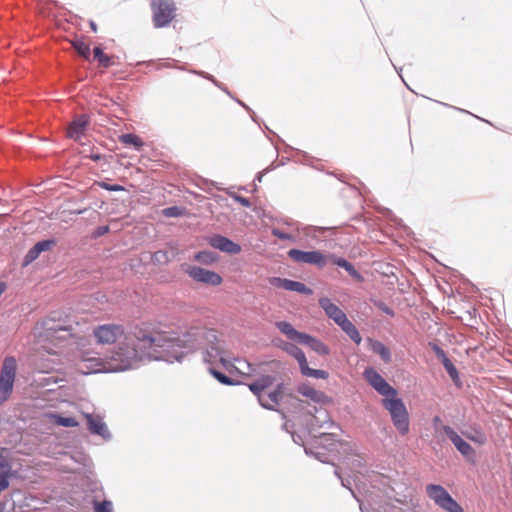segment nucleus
Instances as JSON below:
<instances>
[{
    "instance_id": "5701e85b",
    "label": "nucleus",
    "mask_w": 512,
    "mask_h": 512,
    "mask_svg": "<svg viewBox=\"0 0 512 512\" xmlns=\"http://www.w3.org/2000/svg\"><path fill=\"white\" fill-rule=\"evenodd\" d=\"M337 325L353 340L356 344H360L362 338L355 325L345 316Z\"/></svg>"
},
{
    "instance_id": "a19ab883",
    "label": "nucleus",
    "mask_w": 512,
    "mask_h": 512,
    "mask_svg": "<svg viewBox=\"0 0 512 512\" xmlns=\"http://www.w3.org/2000/svg\"><path fill=\"white\" fill-rule=\"evenodd\" d=\"M153 260L156 262L168 261L167 253L163 251H157L153 254Z\"/></svg>"
},
{
    "instance_id": "ddd939ff",
    "label": "nucleus",
    "mask_w": 512,
    "mask_h": 512,
    "mask_svg": "<svg viewBox=\"0 0 512 512\" xmlns=\"http://www.w3.org/2000/svg\"><path fill=\"white\" fill-rule=\"evenodd\" d=\"M443 431L447 437L451 440L457 450L465 457H472L475 454L473 447L466 441H464L450 426L444 425Z\"/></svg>"
},
{
    "instance_id": "c85d7f7f",
    "label": "nucleus",
    "mask_w": 512,
    "mask_h": 512,
    "mask_svg": "<svg viewBox=\"0 0 512 512\" xmlns=\"http://www.w3.org/2000/svg\"><path fill=\"white\" fill-rule=\"evenodd\" d=\"M277 346L294 358H296L302 352V350L296 345L282 340L277 344Z\"/></svg>"
},
{
    "instance_id": "f8f14e48",
    "label": "nucleus",
    "mask_w": 512,
    "mask_h": 512,
    "mask_svg": "<svg viewBox=\"0 0 512 512\" xmlns=\"http://www.w3.org/2000/svg\"><path fill=\"white\" fill-rule=\"evenodd\" d=\"M270 283L272 286L277 288H282L287 291H295L300 294L311 295L312 290L308 288L304 283L293 281L280 277H273L270 279Z\"/></svg>"
},
{
    "instance_id": "39448f33",
    "label": "nucleus",
    "mask_w": 512,
    "mask_h": 512,
    "mask_svg": "<svg viewBox=\"0 0 512 512\" xmlns=\"http://www.w3.org/2000/svg\"><path fill=\"white\" fill-rule=\"evenodd\" d=\"M152 21L155 28L167 27L176 17L173 0H151Z\"/></svg>"
},
{
    "instance_id": "e433bc0d",
    "label": "nucleus",
    "mask_w": 512,
    "mask_h": 512,
    "mask_svg": "<svg viewBox=\"0 0 512 512\" xmlns=\"http://www.w3.org/2000/svg\"><path fill=\"white\" fill-rule=\"evenodd\" d=\"M445 369L447 370L448 374L455 379L458 376L457 369L453 365V363L449 359H445V361L442 362Z\"/></svg>"
},
{
    "instance_id": "f3484780",
    "label": "nucleus",
    "mask_w": 512,
    "mask_h": 512,
    "mask_svg": "<svg viewBox=\"0 0 512 512\" xmlns=\"http://www.w3.org/2000/svg\"><path fill=\"white\" fill-rule=\"evenodd\" d=\"M295 359L297 360L300 367V371L304 376L324 380L328 379L329 373L327 371L320 369H312L308 366V362L303 351Z\"/></svg>"
},
{
    "instance_id": "b1692460",
    "label": "nucleus",
    "mask_w": 512,
    "mask_h": 512,
    "mask_svg": "<svg viewBox=\"0 0 512 512\" xmlns=\"http://www.w3.org/2000/svg\"><path fill=\"white\" fill-rule=\"evenodd\" d=\"M119 142L126 145V146H134L136 149H141L144 145V142L140 137H138L135 134L128 133V134H122L118 138Z\"/></svg>"
},
{
    "instance_id": "a211bd4d",
    "label": "nucleus",
    "mask_w": 512,
    "mask_h": 512,
    "mask_svg": "<svg viewBox=\"0 0 512 512\" xmlns=\"http://www.w3.org/2000/svg\"><path fill=\"white\" fill-rule=\"evenodd\" d=\"M10 477V464L8 461V450L0 448V493L8 488Z\"/></svg>"
},
{
    "instance_id": "f03ea898",
    "label": "nucleus",
    "mask_w": 512,
    "mask_h": 512,
    "mask_svg": "<svg viewBox=\"0 0 512 512\" xmlns=\"http://www.w3.org/2000/svg\"><path fill=\"white\" fill-rule=\"evenodd\" d=\"M123 336V341L119 343L112 355V360L115 363L112 367L113 371L134 368L144 358L151 357L149 349L160 348L161 338L158 332L152 334L144 328L135 327Z\"/></svg>"
},
{
    "instance_id": "ea45409f",
    "label": "nucleus",
    "mask_w": 512,
    "mask_h": 512,
    "mask_svg": "<svg viewBox=\"0 0 512 512\" xmlns=\"http://www.w3.org/2000/svg\"><path fill=\"white\" fill-rule=\"evenodd\" d=\"M272 234L281 240H293V237L290 234L282 232L278 229H273Z\"/></svg>"
},
{
    "instance_id": "473e14b6",
    "label": "nucleus",
    "mask_w": 512,
    "mask_h": 512,
    "mask_svg": "<svg viewBox=\"0 0 512 512\" xmlns=\"http://www.w3.org/2000/svg\"><path fill=\"white\" fill-rule=\"evenodd\" d=\"M95 512H113V505L111 501L104 500L102 502L94 503Z\"/></svg>"
},
{
    "instance_id": "1a4fd4ad",
    "label": "nucleus",
    "mask_w": 512,
    "mask_h": 512,
    "mask_svg": "<svg viewBox=\"0 0 512 512\" xmlns=\"http://www.w3.org/2000/svg\"><path fill=\"white\" fill-rule=\"evenodd\" d=\"M183 269L194 281L209 286H218L222 283V277L214 272L198 266L184 265Z\"/></svg>"
},
{
    "instance_id": "4468645a",
    "label": "nucleus",
    "mask_w": 512,
    "mask_h": 512,
    "mask_svg": "<svg viewBox=\"0 0 512 512\" xmlns=\"http://www.w3.org/2000/svg\"><path fill=\"white\" fill-rule=\"evenodd\" d=\"M88 124L89 117L86 114L75 117L67 128V136L79 140L85 134Z\"/></svg>"
},
{
    "instance_id": "4be33fe9",
    "label": "nucleus",
    "mask_w": 512,
    "mask_h": 512,
    "mask_svg": "<svg viewBox=\"0 0 512 512\" xmlns=\"http://www.w3.org/2000/svg\"><path fill=\"white\" fill-rule=\"evenodd\" d=\"M301 344L308 345L313 351L320 355H328L329 348L322 341L310 336L309 334H305L304 338L301 341Z\"/></svg>"
},
{
    "instance_id": "a18cd8bd",
    "label": "nucleus",
    "mask_w": 512,
    "mask_h": 512,
    "mask_svg": "<svg viewBox=\"0 0 512 512\" xmlns=\"http://www.w3.org/2000/svg\"><path fill=\"white\" fill-rule=\"evenodd\" d=\"M90 27L93 32H97V25L93 21L90 22Z\"/></svg>"
},
{
    "instance_id": "4c0bfd02",
    "label": "nucleus",
    "mask_w": 512,
    "mask_h": 512,
    "mask_svg": "<svg viewBox=\"0 0 512 512\" xmlns=\"http://www.w3.org/2000/svg\"><path fill=\"white\" fill-rule=\"evenodd\" d=\"M53 244H54V241H52V240H44V241H40V242L36 243L35 247L41 253L43 251L49 250Z\"/></svg>"
},
{
    "instance_id": "49530a36",
    "label": "nucleus",
    "mask_w": 512,
    "mask_h": 512,
    "mask_svg": "<svg viewBox=\"0 0 512 512\" xmlns=\"http://www.w3.org/2000/svg\"><path fill=\"white\" fill-rule=\"evenodd\" d=\"M469 439L473 440V441H477V439L473 438V437H470L468 436ZM479 443H483L484 442V437H482L481 439L478 440Z\"/></svg>"
},
{
    "instance_id": "79ce46f5",
    "label": "nucleus",
    "mask_w": 512,
    "mask_h": 512,
    "mask_svg": "<svg viewBox=\"0 0 512 512\" xmlns=\"http://www.w3.org/2000/svg\"><path fill=\"white\" fill-rule=\"evenodd\" d=\"M432 349H433V351L435 352L436 356H437L439 359H441V360H442V362H443V361H445V359H448V358H447V356H446V354H445V352H444V350H443L441 347H439L438 345L434 344V345L432 346Z\"/></svg>"
},
{
    "instance_id": "6e6552de",
    "label": "nucleus",
    "mask_w": 512,
    "mask_h": 512,
    "mask_svg": "<svg viewBox=\"0 0 512 512\" xmlns=\"http://www.w3.org/2000/svg\"><path fill=\"white\" fill-rule=\"evenodd\" d=\"M124 328L119 324L99 325L93 330V335L98 344H114L124 335Z\"/></svg>"
},
{
    "instance_id": "6ab92c4d",
    "label": "nucleus",
    "mask_w": 512,
    "mask_h": 512,
    "mask_svg": "<svg viewBox=\"0 0 512 512\" xmlns=\"http://www.w3.org/2000/svg\"><path fill=\"white\" fill-rule=\"evenodd\" d=\"M319 305L325 311L326 315L334 320L336 324L346 316V314L327 297L320 298Z\"/></svg>"
},
{
    "instance_id": "7c9ffc66",
    "label": "nucleus",
    "mask_w": 512,
    "mask_h": 512,
    "mask_svg": "<svg viewBox=\"0 0 512 512\" xmlns=\"http://www.w3.org/2000/svg\"><path fill=\"white\" fill-rule=\"evenodd\" d=\"M72 45L79 55L85 59L89 58L90 46L87 43H85L83 40L77 39L72 42Z\"/></svg>"
},
{
    "instance_id": "9b49d317",
    "label": "nucleus",
    "mask_w": 512,
    "mask_h": 512,
    "mask_svg": "<svg viewBox=\"0 0 512 512\" xmlns=\"http://www.w3.org/2000/svg\"><path fill=\"white\" fill-rule=\"evenodd\" d=\"M288 256L295 262L314 264L320 267L326 265V257L320 251H302L298 249H291L288 251Z\"/></svg>"
},
{
    "instance_id": "58836bf2",
    "label": "nucleus",
    "mask_w": 512,
    "mask_h": 512,
    "mask_svg": "<svg viewBox=\"0 0 512 512\" xmlns=\"http://www.w3.org/2000/svg\"><path fill=\"white\" fill-rule=\"evenodd\" d=\"M98 185L100 187H102L103 189L105 190H108V191H122L124 190V187H122L121 185H109L108 183L106 182H99Z\"/></svg>"
},
{
    "instance_id": "f704fd0d",
    "label": "nucleus",
    "mask_w": 512,
    "mask_h": 512,
    "mask_svg": "<svg viewBox=\"0 0 512 512\" xmlns=\"http://www.w3.org/2000/svg\"><path fill=\"white\" fill-rule=\"evenodd\" d=\"M40 255V252L37 250L35 245L28 251L24 258V265H28L34 260H36Z\"/></svg>"
},
{
    "instance_id": "2eb2a0df",
    "label": "nucleus",
    "mask_w": 512,
    "mask_h": 512,
    "mask_svg": "<svg viewBox=\"0 0 512 512\" xmlns=\"http://www.w3.org/2000/svg\"><path fill=\"white\" fill-rule=\"evenodd\" d=\"M84 416L87 420L88 429L92 434L99 435L103 438H108L110 436L108 428L102 417L92 414H84Z\"/></svg>"
},
{
    "instance_id": "9d476101",
    "label": "nucleus",
    "mask_w": 512,
    "mask_h": 512,
    "mask_svg": "<svg viewBox=\"0 0 512 512\" xmlns=\"http://www.w3.org/2000/svg\"><path fill=\"white\" fill-rule=\"evenodd\" d=\"M365 380L384 398L398 395L396 389H394L376 370L373 368H367L364 371Z\"/></svg>"
},
{
    "instance_id": "20e7f679",
    "label": "nucleus",
    "mask_w": 512,
    "mask_h": 512,
    "mask_svg": "<svg viewBox=\"0 0 512 512\" xmlns=\"http://www.w3.org/2000/svg\"><path fill=\"white\" fill-rule=\"evenodd\" d=\"M382 405L389 412L391 421L399 434L407 435L410 431V419L404 402L398 398V395H393L383 398Z\"/></svg>"
},
{
    "instance_id": "c9c22d12",
    "label": "nucleus",
    "mask_w": 512,
    "mask_h": 512,
    "mask_svg": "<svg viewBox=\"0 0 512 512\" xmlns=\"http://www.w3.org/2000/svg\"><path fill=\"white\" fill-rule=\"evenodd\" d=\"M163 214L166 217H178L182 215V209L177 206L168 207L163 210Z\"/></svg>"
},
{
    "instance_id": "bb28decb",
    "label": "nucleus",
    "mask_w": 512,
    "mask_h": 512,
    "mask_svg": "<svg viewBox=\"0 0 512 512\" xmlns=\"http://www.w3.org/2000/svg\"><path fill=\"white\" fill-rule=\"evenodd\" d=\"M194 260L202 264L209 265L216 262L217 256L214 252L200 251L197 254H195Z\"/></svg>"
},
{
    "instance_id": "37998d69",
    "label": "nucleus",
    "mask_w": 512,
    "mask_h": 512,
    "mask_svg": "<svg viewBox=\"0 0 512 512\" xmlns=\"http://www.w3.org/2000/svg\"><path fill=\"white\" fill-rule=\"evenodd\" d=\"M108 231H109V227L108 226H102V227L98 228L97 234L98 235H103V234L107 233Z\"/></svg>"
},
{
    "instance_id": "f257e3e1",
    "label": "nucleus",
    "mask_w": 512,
    "mask_h": 512,
    "mask_svg": "<svg viewBox=\"0 0 512 512\" xmlns=\"http://www.w3.org/2000/svg\"><path fill=\"white\" fill-rule=\"evenodd\" d=\"M160 348L167 361H181L190 352L201 350L203 359L209 364L220 362L226 369L233 365L224 357L217 331L207 327L191 326L182 336L158 332Z\"/></svg>"
},
{
    "instance_id": "7ed1b4c3",
    "label": "nucleus",
    "mask_w": 512,
    "mask_h": 512,
    "mask_svg": "<svg viewBox=\"0 0 512 512\" xmlns=\"http://www.w3.org/2000/svg\"><path fill=\"white\" fill-rule=\"evenodd\" d=\"M273 382L272 376L264 375L248 385L250 391L257 396L261 406L270 410H275L279 405L284 392L283 384H278L273 391L265 393V390L272 386Z\"/></svg>"
},
{
    "instance_id": "aec40b11",
    "label": "nucleus",
    "mask_w": 512,
    "mask_h": 512,
    "mask_svg": "<svg viewBox=\"0 0 512 512\" xmlns=\"http://www.w3.org/2000/svg\"><path fill=\"white\" fill-rule=\"evenodd\" d=\"M297 391L304 397L310 399L315 403H325L327 396L324 392L316 390L313 386L308 383H303L298 386Z\"/></svg>"
},
{
    "instance_id": "412c9836",
    "label": "nucleus",
    "mask_w": 512,
    "mask_h": 512,
    "mask_svg": "<svg viewBox=\"0 0 512 512\" xmlns=\"http://www.w3.org/2000/svg\"><path fill=\"white\" fill-rule=\"evenodd\" d=\"M276 327L279 331L284 334L288 339L301 343L306 333L297 331L291 323L287 321L276 322Z\"/></svg>"
},
{
    "instance_id": "de8ad7c7",
    "label": "nucleus",
    "mask_w": 512,
    "mask_h": 512,
    "mask_svg": "<svg viewBox=\"0 0 512 512\" xmlns=\"http://www.w3.org/2000/svg\"><path fill=\"white\" fill-rule=\"evenodd\" d=\"M241 202L244 204V205H248V200L245 199V198H241Z\"/></svg>"
},
{
    "instance_id": "c03bdc74",
    "label": "nucleus",
    "mask_w": 512,
    "mask_h": 512,
    "mask_svg": "<svg viewBox=\"0 0 512 512\" xmlns=\"http://www.w3.org/2000/svg\"><path fill=\"white\" fill-rule=\"evenodd\" d=\"M434 425L437 426L439 423H441V419L439 416H435L433 418Z\"/></svg>"
},
{
    "instance_id": "0eeeda50",
    "label": "nucleus",
    "mask_w": 512,
    "mask_h": 512,
    "mask_svg": "<svg viewBox=\"0 0 512 512\" xmlns=\"http://www.w3.org/2000/svg\"><path fill=\"white\" fill-rule=\"evenodd\" d=\"M426 493L439 507L448 512H464L463 508L451 497V495L441 486L429 484L426 487Z\"/></svg>"
},
{
    "instance_id": "72a5a7b5",
    "label": "nucleus",
    "mask_w": 512,
    "mask_h": 512,
    "mask_svg": "<svg viewBox=\"0 0 512 512\" xmlns=\"http://www.w3.org/2000/svg\"><path fill=\"white\" fill-rule=\"evenodd\" d=\"M209 371L220 383L225 384V385L233 384V381L225 374H223L215 369H212V368Z\"/></svg>"
},
{
    "instance_id": "393cba45",
    "label": "nucleus",
    "mask_w": 512,
    "mask_h": 512,
    "mask_svg": "<svg viewBox=\"0 0 512 512\" xmlns=\"http://www.w3.org/2000/svg\"><path fill=\"white\" fill-rule=\"evenodd\" d=\"M334 264H336L339 267L344 268L354 279L358 281H362V276L358 273V271L354 268V266L349 263L344 258H337L334 260Z\"/></svg>"
},
{
    "instance_id": "09e8293b",
    "label": "nucleus",
    "mask_w": 512,
    "mask_h": 512,
    "mask_svg": "<svg viewBox=\"0 0 512 512\" xmlns=\"http://www.w3.org/2000/svg\"><path fill=\"white\" fill-rule=\"evenodd\" d=\"M84 211H85V210H78V211H77V214H81V213H83Z\"/></svg>"
},
{
    "instance_id": "423d86ee",
    "label": "nucleus",
    "mask_w": 512,
    "mask_h": 512,
    "mask_svg": "<svg viewBox=\"0 0 512 512\" xmlns=\"http://www.w3.org/2000/svg\"><path fill=\"white\" fill-rule=\"evenodd\" d=\"M17 371V361L13 356H7L3 360L0 371V403H4L10 397Z\"/></svg>"
},
{
    "instance_id": "c756f323",
    "label": "nucleus",
    "mask_w": 512,
    "mask_h": 512,
    "mask_svg": "<svg viewBox=\"0 0 512 512\" xmlns=\"http://www.w3.org/2000/svg\"><path fill=\"white\" fill-rule=\"evenodd\" d=\"M94 58L99 62L102 67H109L112 64V59L104 54L100 47H95L93 50Z\"/></svg>"
},
{
    "instance_id": "2f4dec72",
    "label": "nucleus",
    "mask_w": 512,
    "mask_h": 512,
    "mask_svg": "<svg viewBox=\"0 0 512 512\" xmlns=\"http://www.w3.org/2000/svg\"><path fill=\"white\" fill-rule=\"evenodd\" d=\"M373 349L384 361L388 362L390 360V352L382 343H375Z\"/></svg>"
},
{
    "instance_id": "a878e982",
    "label": "nucleus",
    "mask_w": 512,
    "mask_h": 512,
    "mask_svg": "<svg viewBox=\"0 0 512 512\" xmlns=\"http://www.w3.org/2000/svg\"><path fill=\"white\" fill-rule=\"evenodd\" d=\"M50 418L56 425L63 427H77L79 425L78 421L72 417H63L61 415L52 414Z\"/></svg>"
},
{
    "instance_id": "cd10ccee",
    "label": "nucleus",
    "mask_w": 512,
    "mask_h": 512,
    "mask_svg": "<svg viewBox=\"0 0 512 512\" xmlns=\"http://www.w3.org/2000/svg\"><path fill=\"white\" fill-rule=\"evenodd\" d=\"M43 327L45 328V334L43 335L45 338H50L52 335L58 331H65L66 328L61 325H56L51 320H46L43 322Z\"/></svg>"
},
{
    "instance_id": "dca6fc26",
    "label": "nucleus",
    "mask_w": 512,
    "mask_h": 512,
    "mask_svg": "<svg viewBox=\"0 0 512 512\" xmlns=\"http://www.w3.org/2000/svg\"><path fill=\"white\" fill-rule=\"evenodd\" d=\"M209 243L212 247L223 252L238 254L241 251L240 245L221 235L213 236L210 238Z\"/></svg>"
}]
</instances>
